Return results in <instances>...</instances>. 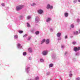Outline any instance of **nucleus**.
<instances>
[{"mask_svg": "<svg viewBox=\"0 0 80 80\" xmlns=\"http://www.w3.org/2000/svg\"><path fill=\"white\" fill-rule=\"evenodd\" d=\"M24 7V6L23 5H21L17 6L16 8V10L17 11H19L20 10L22 9Z\"/></svg>", "mask_w": 80, "mask_h": 80, "instance_id": "f257e3e1", "label": "nucleus"}, {"mask_svg": "<svg viewBox=\"0 0 80 80\" xmlns=\"http://www.w3.org/2000/svg\"><path fill=\"white\" fill-rule=\"evenodd\" d=\"M30 67H26L25 69V71L27 72V73H29V71H30Z\"/></svg>", "mask_w": 80, "mask_h": 80, "instance_id": "f03ea898", "label": "nucleus"}, {"mask_svg": "<svg viewBox=\"0 0 80 80\" xmlns=\"http://www.w3.org/2000/svg\"><path fill=\"white\" fill-rule=\"evenodd\" d=\"M17 47L18 48L21 49V48H22V46L21 45V44L18 43L17 44Z\"/></svg>", "mask_w": 80, "mask_h": 80, "instance_id": "7ed1b4c3", "label": "nucleus"}, {"mask_svg": "<svg viewBox=\"0 0 80 80\" xmlns=\"http://www.w3.org/2000/svg\"><path fill=\"white\" fill-rule=\"evenodd\" d=\"M48 9H53V6H51L49 4H48L47 6V7Z\"/></svg>", "mask_w": 80, "mask_h": 80, "instance_id": "20e7f679", "label": "nucleus"}, {"mask_svg": "<svg viewBox=\"0 0 80 80\" xmlns=\"http://www.w3.org/2000/svg\"><path fill=\"white\" fill-rule=\"evenodd\" d=\"M38 12L39 14H42L43 13V10L41 9H39L38 11Z\"/></svg>", "mask_w": 80, "mask_h": 80, "instance_id": "39448f33", "label": "nucleus"}, {"mask_svg": "<svg viewBox=\"0 0 80 80\" xmlns=\"http://www.w3.org/2000/svg\"><path fill=\"white\" fill-rule=\"evenodd\" d=\"M39 20L40 19H39V18H38V17H36L35 18V22L36 23H38V22H39Z\"/></svg>", "mask_w": 80, "mask_h": 80, "instance_id": "423d86ee", "label": "nucleus"}, {"mask_svg": "<svg viewBox=\"0 0 80 80\" xmlns=\"http://www.w3.org/2000/svg\"><path fill=\"white\" fill-rule=\"evenodd\" d=\"M42 55L45 56L47 55V53H48V52L47 51H43V52H42Z\"/></svg>", "mask_w": 80, "mask_h": 80, "instance_id": "0eeeda50", "label": "nucleus"}, {"mask_svg": "<svg viewBox=\"0 0 80 80\" xmlns=\"http://www.w3.org/2000/svg\"><path fill=\"white\" fill-rule=\"evenodd\" d=\"M80 49V47H79L78 48H77L76 47H75L74 48V51L75 52H77V51L79 50Z\"/></svg>", "mask_w": 80, "mask_h": 80, "instance_id": "6e6552de", "label": "nucleus"}, {"mask_svg": "<svg viewBox=\"0 0 80 80\" xmlns=\"http://www.w3.org/2000/svg\"><path fill=\"white\" fill-rule=\"evenodd\" d=\"M62 34L61 32H58L57 34V37H60L61 36Z\"/></svg>", "mask_w": 80, "mask_h": 80, "instance_id": "1a4fd4ad", "label": "nucleus"}, {"mask_svg": "<svg viewBox=\"0 0 80 80\" xmlns=\"http://www.w3.org/2000/svg\"><path fill=\"white\" fill-rule=\"evenodd\" d=\"M50 20H51V18H48L46 20V22H48L50 21Z\"/></svg>", "mask_w": 80, "mask_h": 80, "instance_id": "9d476101", "label": "nucleus"}, {"mask_svg": "<svg viewBox=\"0 0 80 80\" xmlns=\"http://www.w3.org/2000/svg\"><path fill=\"white\" fill-rule=\"evenodd\" d=\"M50 42V39H47L46 40V44H48Z\"/></svg>", "mask_w": 80, "mask_h": 80, "instance_id": "9b49d317", "label": "nucleus"}, {"mask_svg": "<svg viewBox=\"0 0 80 80\" xmlns=\"http://www.w3.org/2000/svg\"><path fill=\"white\" fill-rule=\"evenodd\" d=\"M28 51L30 53H32V48H29L28 49Z\"/></svg>", "mask_w": 80, "mask_h": 80, "instance_id": "f8f14e48", "label": "nucleus"}, {"mask_svg": "<svg viewBox=\"0 0 80 80\" xmlns=\"http://www.w3.org/2000/svg\"><path fill=\"white\" fill-rule=\"evenodd\" d=\"M64 15L65 17H68V13L67 12L65 13Z\"/></svg>", "mask_w": 80, "mask_h": 80, "instance_id": "ddd939ff", "label": "nucleus"}, {"mask_svg": "<svg viewBox=\"0 0 80 80\" xmlns=\"http://www.w3.org/2000/svg\"><path fill=\"white\" fill-rule=\"evenodd\" d=\"M49 67H53V64L52 63H51L49 65Z\"/></svg>", "mask_w": 80, "mask_h": 80, "instance_id": "4468645a", "label": "nucleus"}, {"mask_svg": "<svg viewBox=\"0 0 80 80\" xmlns=\"http://www.w3.org/2000/svg\"><path fill=\"white\" fill-rule=\"evenodd\" d=\"M46 41L45 39H43L42 40L41 42V44H43V43H44Z\"/></svg>", "mask_w": 80, "mask_h": 80, "instance_id": "2eb2a0df", "label": "nucleus"}, {"mask_svg": "<svg viewBox=\"0 0 80 80\" xmlns=\"http://www.w3.org/2000/svg\"><path fill=\"white\" fill-rule=\"evenodd\" d=\"M74 35H78V31H75L74 32Z\"/></svg>", "mask_w": 80, "mask_h": 80, "instance_id": "dca6fc26", "label": "nucleus"}, {"mask_svg": "<svg viewBox=\"0 0 80 80\" xmlns=\"http://www.w3.org/2000/svg\"><path fill=\"white\" fill-rule=\"evenodd\" d=\"M40 62H42V63L44 62V60H43V59L42 58H41L40 59Z\"/></svg>", "mask_w": 80, "mask_h": 80, "instance_id": "f3484780", "label": "nucleus"}, {"mask_svg": "<svg viewBox=\"0 0 80 80\" xmlns=\"http://www.w3.org/2000/svg\"><path fill=\"white\" fill-rule=\"evenodd\" d=\"M31 18V16H29L27 17V20H29V19H30Z\"/></svg>", "mask_w": 80, "mask_h": 80, "instance_id": "a211bd4d", "label": "nucleus"}, {"mask_svg": "<svg viewBox=\"0 0 80 80\" xmlns=\"http://www.w3.org/2000/svg\"><path fill=\"white\" fill-rule=\"evenodd\" d=\"M31 6H35L36 5V4H35V3H33L32 4H31Z\"/></svg>", "mask_w": 80, "mask_h": 80, "instance_id": "6ab92c4d", "label": "nucleus"}, {"mask_svg": "<svg viewBox=\"0 0 80 80\" xmlns=\"http://www.w3.org/2000/svg\"><path fill=\"white\" fill-rule=\"evenodd\" d=\"M14 38L17 39V38H18V35H15L14 36Z\"/></svg>", "mask_w": 80, "mask_h": 80, "instance_id": "aec40b11", "label": "nucleus"}, {"mask_svg": "<svg viewBox=\"0 0 80 80\" xmlns=\"http://www.w3.org/2000/svg\"><path fill=\"white\" fill-rule=\"evenodd\" d=\"M72 43L73 45H75L77 43L75 41H73V42H72Z\"/></svg>", "mask_w": 80, "mask_h": 80, "instance_id": "412c9836", "label": "nucleus"}, {"mask_svg": "<svg viewBox=\"0 0 80 80\" xmlns=\"http://www.w3.org/2000/svg\"><path fill=\"white\" fill-rule=\"evenodd\" d=\"M23 55L24 56H25V55H27V53L26 52H24L23 53Z\"/></svg>", "mask_w": 80, "mask_h": 80, "instance_id": "4be33fe9", "label": "nucleus"}, {"mask_svg": "<svg viewBox=\"0 0 80 80\" xmlns=\"http://www.w3.org/2000/svg\"><path fill=\"white\" fill-rule=\"evenodd\" d=\"M39 31H36L35 32V34H36V35H38V34H39Z\"/></svg>", "mask_w": 80, "mask_h": 80, "instance_id": "5701e85b", "label": "nucleus"}, {"mask_svg": "<svg viewBox=\"0 0 80 80\" xmlns=\"http://www.w3.org/2000/svg\"><path fill=\"white\" fill-rule=\"evenodd\" d=\"M77 2V0H74L73 2L74 3H76Z\"/></svg>", "mask_w": 80, "mask_h": 80, "instance_id": "b1692460", "label": "nucleus"}, {"mask_svg": "<svg viewBox=\"0 0 80 80\" xmlns=\"http://www.w3.org/2000/svg\"><path fill=\"white\" fill-rule=\"evenodd\" d=\"M50 32H52L53 31V28H50Z\"/></svg>", "mask_w": 80, "mask_h": 80, "instance_id": "393cba45", "label": "nucleus"}, {"mask_svg": "<svg viewBox=\"0 0 80 80\" xmlns=\"http://www.w3.org/2000/svg\"><path fill=\"white\" fill-rule=\"evenodd\" d=\"M27 26L28 27H30V25L28 23H27Z\"/></svg>", "mask_w": 80, "mask_h": 80, "instance_id": "a878e982", "label": "nucleus"}, {"mask_svg": "<svg viewBox=\"0 0 80 80\" xmlns=\"http://www.w3.org/2000/svg\"><path fill=\"white\" fill-rule=\"evenodd\" d=\"M61 39H62V38H61V37H59V38H58V41L61 40Z\"/></svg>", "mask_w": 80, "mask_h": 80, "instance_id": "bb28decb", "label": "nucleus"}, {"mask_svg": "<svg viewBox=\"0 0 80 80\" xmlns=\"http://www.w3.org/2000/svg\"><path fill=\"white\" fill-rule=\"evenodd\" d=\"M28 36V35L27 34H25L23 36V38H25L26 37H27Z\"/></svg>", "mask_w": 80, "mask_h": 80, "instance_id": "cd10ccee", "label": "nucleus"}, {"mask_svg": "<svg viewBox=\"0 0 80 80\" xmlns=\"http://www.w3.org/2000/svg\"><path fill=\"white\" fill-rule=\"evenodd\" d=\"M77 22H78V23H79V22H80V20L78 18L77 19Z\"/></svg>", "mask_w": 80, "mask_h": 80, "instance_id": "c85d7f7f", "label": "nucleus"}, {"mask_svg": "<svg viewBox=\"0 0 80 80\" xmlns=\"http://www.w3.org/2000/svg\"><path fill=\"white\" fill-rule=\"evenodd\" d=\"M75 55H76V56H78V55H79V53L78 52H77L76 53Z\"/></svg>", "mask_w": 80, "mask_h": 80, "instance_id": "c756f323", "label": "nucleus"}, {"mask_svg": "<svg viewBox=\"0 0 80 80\" xmlns=\"http://www.w3.org/2000/svg\"><path fill=\"white\" fill-rule=\"evenodd\" d=\"M35 79L36 80H38V79H39V78L38 77H36Z\"/></svg>", "mask_w": 80, "mask_h": 80, "instance_id": "7c9ffc66", "label": "nucleus"}, {"mask_svg": "<svg viewBox=\"0 0 80 80\" xmlns=\"http://www.w3.org/2000/svg\"><path fill=\"white\" fill-rule=\"evenodd\" d=\"M80 77H77L76 78V80H80Z\"/></svg>", "mask_w": 80, "mask_h": 80, "instance_id": "2f4dec72", "label": "nucleus"}, {"mask_svg": "<svg viewBox=\"0 0 80 80\" xmlns=\"http://www.w3.org/2000/svg\"><path fill=\"white\" fill-rule=\"evenodd\" d=\"M19 33H23V31H19Z\"/></svg>", "mask_w": 80, "mask_h": 80, "instance_id": "473e14b6", "label": "nucleus"}, {"mask_svg": "<svg viewBox=\"0 0 80 80\" xmlns=\"http://www.w3.org/2000/svg\"><path fill=\"white\" fill-rule=\"evenodd\" d=\"M71 27L72 28H74V25L73 24H71Z\"/></svg>", "mask_w": 80, "mask_h": 80, "instance_id": "72a5a7b5", "label": "nucleus"}, {"mask_svg": "<svg viewBox=\"0 0 80 80\" xmlns=\"http://www.w3.org/2000/svg\"><path fill=\"white\" fill-rule=\"evenodd\" d=\"M68 36L67 35H66L65 36V39H67V38H68Z\"/></svg>", "mask_w": 80, "mask_h": 80, "instance_id": "f704fd0d", "label": "nucleus"}, {"mask_svg": "<svg viewBox=\"0 0 80 80\" xmlns=\"http://www.w3.org/2000/svg\"><path fill=\"white\" fill-rule=\"evenodd\" d=\"M64 47H65V46L64 45H62L61 46L62 48H63Z\"/></svg>", "mask_w": 80, "mask_h": 80, "instance_id": "c9c22d12", "label": "nucleus"}, {"mask_svg": "<svg viewBox=\"0 0 80 80\" xmlns=\"http://www.w3.org/2000/svg\"><path fill=\"white\" fill-rule=\"evenodd\" d=\"M23 16H19V18H23Z\"/></svg>", "mask_w": 80, "mask_h": 80, "instance_id": "e433bc0d", "label": "nucleus"}, {"mask_svg": "<svg viewBox=\"0 0 80 80\" xmlns=\"http://www.w3.org/2000/svg\"><path fill=\"white\" fill-rule=\"evenodd\" d=\"M2 7H4L5 6V4L3 3L2 4Z\"/></svg>", "mask_w": 80, "mask_h": 80, "instance_id": "4c0bfd02", "label": "nucleus"}, {"mask_svg": "<svg viewBox=\"0 0 80 80\" xmlns=\"http://www.w3.org/2000/svg\"><path fill=\"white\" fill-rule=\"evenodd\" d=\"M72 74L70 73L69 74V77H72Z\"/></svg>", "mask_w": 80, "mask_h": 80, "instance_id": "58836bf2", "label": "nucleus"}, {"mask_svg": "<svg viewBox=\"0 0 80 80\" xmlns=\"http://www.w3.org/2000/svg\"><path fill=\"white\" fill-rule=\"evenodd\" d=\"M47 75H50V72H47Z\"/></svg>", "mask_w": 80, "mask_h": 80, "instance_id": "ea45409f", "label": "nucleus"}, {"mask_svg": "<svg viewBox=\"0 0 80 80\" xmlns=\"http://www.w3.org/2000/svg\"><path fill=\"white\" fill-rule=\"evenodd\" d=\"M31 32H32V33H33L34 31H33V30H31Z\"/></svg>", "mask_w": 80, "mask_h": 80, "instance_id": "a19ab883", "label": "nucleus"}, {"mask_svg": "<svg viewBox=\"0 0 80 80\" xmlns=\"http://www.w3.org/2000/svg\"><path fill=\"white\" fill-rule=\"evenodd\" d=\"M29 59L30 60H32V58L30 57H29Z\"/></svg>", "mask_w": 80, "mask_h": 80, "instance_id": "79ce46f5", "label": "nucleus"}, {"mask_svg": "<svg viewBox=\"0 0 80 80\" xmlns=\"http://www.w3.org/2000/svg\"><path fill=\"white\" fill-rule=\"evenodd\" d=\"M30 37L28 38V40H30Z\"/></svg>", "mask_w": 80, "mask_h": 80, "instance_id": "37998d69", "label": "nucleus"}, {"mask_svg": "<svg viewBox=\"0 0 80 80\" xmlns=\"http://www.w3.org/2000/svg\"><path fill=\"white\" fill-rule=\"evenodd\" d=\"M78 2H80V0H78Z\"/></svg>", "mask_w": 80, "mask_h": 80, "instance_id": "c03bdc74", "label": "nucleus"}, {"mask_svg": "<svg viewBox=\"0 0 80 80\" xmlns=\"http://www.w3.org/2000/svg\"><path fill=\"white\" fill-rule=\"evenodd\" d=\"M79 32L80 33V29L79 30Z\"/></svg>", "mask_w": 80, "mask_h": 80, "instance_id": "a18cd8bd", "label": "nucleus"}, {"mask_svg": "<svg viewBox=\"0 0 80 80\" xmlns=\"http://www.w3.org/2000/svg\"><path fill=\"white\" fill-rule=\"evenodd\" d=\"M71 38H73V36H71Z\"/></svg>", "mask_w": 80, "mask_h": 80, "instance_id": "49530a36", "label": "nucleus"}, {"mask_svg": "<svg viewBox=\"0 0 80 80\" xmlns=\"http://www.w3.org/2000/svg\"><path fill=\"white\" fill-rule=\"evenodd\" d=\"M70 72V73H72V71H70V72Z\"/></svg>", "mask_w": 80, "mask_h": 80, "instance_id": "de8ad7c7", "label": "nucleus"}, {"mask_svg": "<svg viewBox=\"0 0 80 80\" xmlns=\"http://www.w3.org/2000/svg\"><path fill=\"white\" fill-rule=\"evenodd\" d=\"M8 8H9L8 7Z\"/></svg>", "mask_w": 80, "mask_h": 80, "instance_id": "09e8293b", "label": "nucleus"}, {"mask_svg": "<svg viewBox=\"0 0 80 80\" xmlns=\"http://www.w3.org/2000/svg\"><path fill=\"white\" fill-rule=\"evenodd\" d=\"M52 57H53V56H52Z\"/></svg>", "mask_w": 80, "mask_h": 80, "instance_id": "8fccbe9b", "label": "nucleus"}]
</instances>
